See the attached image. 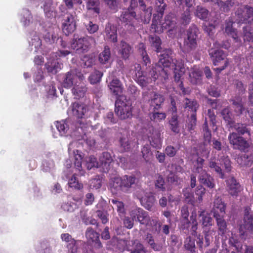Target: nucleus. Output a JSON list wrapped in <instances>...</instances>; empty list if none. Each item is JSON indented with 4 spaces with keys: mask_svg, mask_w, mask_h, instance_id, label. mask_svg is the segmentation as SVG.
<instances>
[{
    "mask_svg": "<svg viewBox=\"0 0 253 253\" xmlns=\"http://www.w3.org/2000/svg\"><path fill=\"white\" fill-rule=\"evenodd\" d=\"M201 73L198 71H193L189 74L190 81L194 84H196L201 79Z\"/></svg>",
    "mask_w": 253,
    "mask_h": 253,
    "instance_id": "774afa93",
    "label": "nucleus"
},
{
    "mask_svg": "<svg viewBox=\"0 0 253 253\" xmlns=\"http://www.w3.org/2000/svg\"><path fill=\"white\" fill-rule=\"evenodd\" d=\"M191 20V11L189 8H186L181 15V22L184 25H187L190 22Z\"/></svg>",
    "mask_w": 253,
    "mask_h": 253,
    "instance_id": "13d9d810",
    "label": "nucleus"
},
{
    "mask_svg": "<svg viewBox=\"0 0 253 253\" xmlns=\"http://www.w3.org/2000/svg\"><path fill=\"white\" fill-rule=\"evenodd\" d=\"M235 14L238 23L252 24L253 22V8L249 5L241 6Z\"/></svg>",
    "mask_w": 253,
    "mask_h": 253,
    "instance_id": "423d86ee",
    "label": "nucleus"
},
{
    "mask_svg": "<svg viewBox=\"0 0 253 253\" xmlns=\"http://www.w3.org/2000/svg\"><path fill=\"white\" fill-rule=\"evenodd\" d=\"M209 13V11L207 8L200 5L196 7L195 11V15L199 19L204 21H207Z\"/></svg>",
    "mask_w": 253,
    "mask_h": 253,
    "instance_id": "c03bdc74",
    "label": "nucleus"
},
{
    "mask_svg": "<svg viewBox=\"0 0 253 253\" xmlns=\"http://www.w3.org/2000/svg\"><path fill=\"white\" fill-rule=\"evenodd\" d=\"M63 67V64L58 60L52 59L48 61L45 64V68L48 73L55 75Z\"/></svg>",
    "mask_w": 253,
    "mask_h": 253,
    "instance_id": "b1692460",
    "label": "nucleus"
},
{
    "mask_svg": "<svg viewBox=\"0 0 253 253\" xmlns=\"http://www.w3.org/2000/svg\"><path fill=\"white\" fill-rule=\"evenodd\" d=\"M209 55L212 59L213 64L215 66L219 65V63L221 61H224V64L222 66L215 69L217 72L220 73L228 66L229 62L227 59H225L226 55L223 50L211 49L210 51Z\"/></svg>",
    "mask_w": 253,
    "mask_h": 253,
    "instance_id": "6e6552de",
    "label": "nucleus"
},
{
    "mask_svg": "<svg viewBox=\"0 0 253 253\" xmlns=\"http://www.w3.org/2000/svg\"><path fill=\"white\" fill-rule=\"evenodd\" d=\"M141 154L146 163L150 162L153 158V154L151 151L150 145L146 144L142 146Z\"/></svg>",
    "mask_w": 253,
    "mask_h": 253,
    "instance_id": "e433bc0d",
    "label": "nucleus"
},
{
    "mask_svg": "<svg viewBox=\"0 0 253 253\" xmlns=\"http://www.w3.org/2000/svg\"><path fill=\"white\" fill-rule=\"evenodd\" d=\"M136 14L134 11H130L126 9L122 12L120 17V20L121 22L133 27L132 21L136 19Z\"/></svg>",
    "mask_w": 253,
    "mask_h": 253,
    "instance_id": "a878e982",
    "label": "nucleus"
},
{
    "mask_svg": "<svg viewBox=\"0 0 253 253\" xmlns=\"http://www.w3.org/2000/svg\"><path fill=\"white\" fill-rule=\"evenodd\" d=\"M99 0H88L86 3V7L88 10H92L95 13H100Z\"/></svg>",
    "mask_w": 253,
    "mask_h": 253,
    "instance_id": "5fc2aeb1",
    "label": "nucleus"
},
{
    "mask_svg": "<svg viewBox=\"0 0 253 253\" xmlns=\"http://www.w3.org/2000/svg\"><path fill=\"white\" fill-rule=\"evenodd\" d=\"M130 216L141 224L147 225L150 221L148 213L141 208H136L131 211Z\"/></svg>",
    "mask_w": 253,
    "mask_h": 253,
    "instance_id": "9b49d317",
    "label": "nucleus"
},
{
    "mask_svg": "<svg viewBox=\"0 0 253 253\" xmlns=\"http://www.w3.org/2000/svg\"><path fill=\"white\" fill-rule=\"evenodd\" d=\"M197 125V115H187V127L189 130H193Z\"/></svg>",
    "mask_w": 253,
    "mask_h": 253,
    "instance_id": "052dcab7",
    "label": "nucleus"
},
{
    "mask_svg": "<svg viewBox=\"0 0 253 253\" xmlns=\"http://www.w3.org/2000/svg\"><path fill=\"white\" fill-rule=\"evenodd\" d=\"M77 79L76 75L73 72H68L64 76L62 85L65 88H71L75 83Z\"/></svg>",
    "mask_w": 253,
    "mask_h": 253,
    "instance_id": "2f4dec72",
    "label": "nucleus"
},
{
    "mask_svg": "<svg viewBox=\"0 0 253 253\" xmlns=\"http://www.w3.org/2000/svg\"><path fill=\"white\" fill-rule=\"evenodd\" d=\"M203 127L205 141L210 142L211 139V131L209 129L208 122L206 119L203 124Z\"/></svg>",
    "mask_w": 253,
    "mask_h": 253,
    "instance_id": "69168bd1",
    "label": "nucleus"
},
{
    "mask_svg": "<svg viewBox=\"0 0 253 253\" xmlns=\"http://www.w3.org/2000/svg\"><path fill=\"white\" fill-rule=\"evenodd\" d=\"M86 112V108L83 104L75 102L72 105L73 115L78 119H83V116Z\"/></svg>",
    "mask_w": 253,
    "mask_h": 253,
    "instance_id": "7c9ffc66",
    "label": "nucleus"
},
{
    "mask_svg": "<svg viewBox=\"0 0 253 253\" xmlns=\"http://www.w3.org/2000/svg\"><path fill=\"white\" fill-rule=\"evenodd\" d=\"M157 13L153 14L152 23L151 26V30L155 33H162L165 30L171 31L176 25V17L172 13L166 15L163 21L161 19L163 16L167 4L164 0H156Z\"/></svg>",
    "mask_w": 253,
    "mask_h": 253,
    "instance_id": "f257e3e1",
    "label": "nucleus"
},
{
    "mask_svg": "<svg viewBox=\"0 0 253 253\" xmlns=\"http://www.w3.org/2000/svg\"><path fill=\"white\" fill-rule=\"evenodd\" d=\"M56 127L61 136L65 135L69 128V125L64 120L57 122Z\"/></svg>",
    "mask_w": 253,
    "mask_h": 253,
    "instance_id": "864d4df0",
    "label": "nucleus"
},
{
    "mask_svg": "<svg viewBox=\"0 0 253 253\" xmlns=\"http://www.w3.org/2000/svg\"><path fill=\"white\" fill-rule=\"evenodd\" d=\"M63 32L66 35L74 32L76 29V22L75 17L71 14H68L63 20L62 25Z\"/></svg>",
    "mask_w": 253,
    "mask_h": 253,
    "instance_id": "ddd939ff",
    "label": "nucleus"
},
{
    "mask_svg": "<svg viewBox=\"0 0 253 253\" xmlns=\"http://www.w3.org/2000/svg\"><path fill=\"white\" fill-rule=\"evenodd\" d=\"M108 87L111 92L117 98L120 96H124L121 95L123 91V86L121 82L117 78L113 79L108 84Z\"/></svg>",
    "mask_w": 253,
    "mask_h": 253,
    "instance_id": "4be33fe9",
    "label": "nucleus"
},
{
    "mask_svg": "<svg viewBox=\"0 0 253 253\" xmlns=\"http://www.w3.org/2000/svg\"><path fill=\"white\" fill-rule=\"evenodd\" d=\"M229 128H233L239 136H242L246 134L249 136L251 135V128L249 127V126L246 124L235 123V122Z\"/></svg>",
    "mask_w": 253,
    "mask_h": 253,
    "instance_id": "393cba45",
    "label": "nucleus"
},
{
    "mask_svg": "<svg viewBox=\"0 0 253 253\" xmlns=\"http://www.w3.org/2000/svg\"><path fill=\"white\" fill-rule=\"evenodd\" d=\"M170 128L175 132L178 133L179 132L178 117L176 114H172L171 119L169 121Z\"/></svg>",
    "mask_w": 253,
    "mask_h": 253,
    "instance_id": "4d7b16f0",
    "label": "nucleus"
},
{
    "mask_svg": "<svg viewBox=\"0 0 253 253\" xmlns=\"http://www.w3.org/2000/svg\"><path fill=\"white\" fill-rule=\"evenodd\" d=\"M110 56V48L106 45L105 46L103 51L99 54L98 59L101 64H106L108 62Z\"/></svg>",
    "mask_w": 253,
    "mask_h": 253,
    "instance_id": "a18cd8bd",
    "label": "nucleus"
},
{
    "mask_svg": "<svg viewBox=\"0 0 253 253\" xmlns=\"http://www.w3.org/2000/svg\"><path fill=\"white\" fill-rule=\"evenodd\" d=\"M237 162L241 167H250L253 163V156L243 154L237 158Z\"/></svg>",
    "mask_w": 253,
    "mask_h": 253,
    "instance_id": "473e14b6",
    "label": "nucleus"
},
{
    "mask_svg": "<svg viewBox=\"0 0 253 253\" xmlns=\"http://www.w3.org/2000/svg\"><path fill=\"white\" fill-rule=\"evenodd\" d=\"M230 144L233 148L242 152H246L250 147L248 141L242 136H239L236 132H231L228 136Z\"/></svg>",
    "mask_w": 253,
    "mask_h": 253,
    "instance_id": "0eeeda50",
    "label": "nucleus"
},
{
    "mask_svg": "<svg viewBox=\"0 0 253 253\" xmlns=\"http://www.w3.org/2000/svg\"><path fill=\"white\" fill-rule=\"evenodd\" d=\"M97 217L100 219L103 224L107 223L109 221V214L107 211L97 210L96 211Z\"/></svg>",
    "mask_w": 253,
    "mask_h": 253,
    "instance_id": "338daca9",
    "label": "nucleus"
},
{
    "mask_svg": "<svg viewBox=\"0 0 253 253\" xmlns=\"http://www.w3.org/2000/svg\"><path fill=\"white\" fill-rule=\"evenodd\" d=\"M122 180L123 191L127 192L132 185L135 183L136 177L134 175H125L122 177Z\"/></svg>",
    "mask_w": 253,
    "mask_h": 253,
    "instance_id": "72a5a7b5",
    "label": "nucleus"
},
{
    "mask_svg": "<svg viewBox=\"0 0 253 253\" xmlns=\"http://www.w3.org/2000/svg\"><path fill=\"white\" fill-rule=\"evenodd\" d=\"M184 247L186 250L191 253L196 252L195 240L191 236L186 238L184 242Z\"/></svg>",
    "mask_w": 253,
    "mask_h": 253,
    "instance_id": "37998d69",
    "label": "nucleus"
},
{
    "mask_svg": "<svg viewBox=\"0 0 253 253\" xmlns=\"http://www.w3.org/2000/svg\"><path fill=\"white\" fill-rule=\"evenodd\" d=\"M140 202L145 209L150 210L155 204V199L153 196H149L144 197Z\"/></svg>",
    "mask_w": 253,
    "mask_h": 253,
    "instance_id": "6e6d98bb",
    "label": "nucleus"
},
{
    "mask_svg": "<svg viewBox=\"0 0 253 253\" xmlns=\"http://www.w3.org/2000/svg\"><path fill=\"white\" fill-rule=\"evenodd\" d=\"M173 64H174L173 74L174 81L179 82L181 77L185 73L184 64L182 61L179 60H176L174 62H173Z\"/></svg>",
    "mask_w": 253,
    "mask_h": 253,
    "instance_id": "bb28decb",
    "label": "nucleus"
},
{
    "mask_svg": "<svg viewBox=\"0 0 253 253\" xmlns=\"http://www.w3.org/2000/svg\"><path fill=\"white\" fill-rule=\"evenodd\" d=\"M191 219L190 224V233L191 235L196 237L197 236V229L198 223L197 220V214L195 212H192L190 217Z\"/></svg>",
    "mask_w": 253,
    "mask_h": 253,
    "instance_id": "79ce46f5",
    "label": "nucleus"
},
{
    "mask_svg": "<svg viewBox=\"0 0 253 253\" xmlns=\"http://www.w3.org/2000/svg\"><path fill=\"white\" fill-rule=\"evenodd\" d=\"M198 180L201 184L210 189H212L215 186L214 179L206 171H202L199 173Z\"/></svg>",
    "mask_w": 253,
    "mask_h": 253,
    "instance_id": "aec40b11",
    "label": "nucleus"
},
{
    "mask_svg": "<svg viewBox=\"0 0 253 253\" xmlns=\"http://www.w3.org/2000/svg\"><path fill=\"white\" fill-rule=\"evenodd\" d=\"M148 139L151 146L156 149H160L162 146V140L160 131L153 126L149 127Z\"/></svg>",
    "mask_w": 253,
    "mask_h": 253,
    "instance_id": "9d476101",
    "label": "nucleus"
},
{
    "mask_svg": "<svg viewBox=\"0 0 253 253\" xmlns=\"http://www.w3.org/2000/svg\"><path fill=\"white\" fill-rule=\"evenodd\" d=\"M199 29L195 24H192L186 30L184 38L183 48L189 53L195 50L198 47Z\"/></svg>",
    "mask_w": 253,
    "mask_h": 253,
    "instance_id": "7ed1b4c3",
    "label": "nucleus"
},
{
    "mask_svg": "<svg viewBox=\"0 0 253 253\" xmlns=\"http://www.w3.org/2000/svg\"><path fill=\"white\" fill-rule=\"evenodd\" d=\"M151 71H155L158 78L162 82L166 81L169 78V67H164L161 65H157L155 68H151Z\"/></svg>",
    "mask_w": 253,
    "mask_h": 253,
    "instance_id": "c85d7f7f",
    "label": "nucleus"
},
{
    "mask_svg": "<svg viewBox=\"0 0 253 253\" xmlns=\"http://www.w3.org/2000/svg\"><path fill=\"white\" fill-rule=\"evenodd\" d=\"M87 91V88L83 84L75 85L72 89V93L77 99L83 97Z\"/></svg>",
    "mask_w": 253,
    "mask_h": 253,
    "instance_id": "ea45409f",
    "label": "nucleus"
},
{
    "mask_svg": "<svg viewBox=\"0 0 253 253\" xmlns=\"http://www.w3.org/2000/svg\"><path fill=\"white\" fill-rule=\"evenodd\" d=\"M99 161L101 164L107 169L110 164L113 162V159L109 152H104L100 156Z\"/></svg>",
    "mask_w": 253,
    "mask_h": 253,
    "instance_id": "49530a36",
    "label": "nucleus"
},
{
    "mask_svg": "<svg viewBox=\"0 0 253 253\" xmlns=\"http://www.w3.org/2000/svg\"><path fill=\"white\" fill-rule=\"evenodd\" d=\"M111 202L114 205L116 206L117 208V211L119 214V215L120 216L124 215L126 213L125 205L124 203L122 201H118L116 199H112Z\"/></svg>",
    "mask_w": 253,
    "mask_h": 253,
    "instance_id": "e2e57ef3",
    "label": "nucleus"
},
{
    "mask_svg": "<svg viewBox=\"0 0 253 253\" xmlns=\"http://www.w3.org/2000/svg\"><path fill=\"white\" fill-rule=\"evenodd\" d=\"M221 115L228 127L234 124L235 122L234 116L229 107L224 108L221 112Z\"/></svg>",
    "mask_w": 253,
    "mask_h": 253,
    "instance_id": "c9c22d12",
    "label": "nucleus"
},
{
    "mask_svg": "<svg viewBox=\"0 0 253 253\" xmlns=\"http://www.w3.org/2000/svg\"><path fill=\"white\" fill-rule=\"evenodd\" d=\"M232 102V107L235 114L240 116L245 111L241 99H231Z\"/></svg>",
    "mask_w": 253,
    "mask_h": 253,
    "instance_id": "58836bf2",
    "label": "nucleus"
},
{
    "mask_svg": "<svg viewBox=\"0 0 253 253\" xmlns=\"http://www.w3.org/2000/svg\"><path fill=\"white\" fill-rule=\"evenodd\" d=\"M87 242L91 244L95 249L102 248V244L99 240V234L89 227L86 229L85 233Z\"/></svg>",
    "mask_w": 253,
    "mask_h": 253,
    "instance_id": "f8f14e48",
    "label": "nucleus"
},
{
    "mask_svg": "<svg viewBox=\"0 0 253 253\" xmlns=\"http://www.w3.org/2000/svg\"><path fill=\"white\" fill-rule=\"evenodd\" d=\"M122 183V177H115L113 178L112 183H111V190L113 193L117 194L120 190L123 191Z\"/></svg>",
    "mask_w": 253,
    "mask_h": 253,
    "instance_id": "a19ab883",
    "label": "nucleus"
},
{
    "mask_svg": "<svg viewBox=\"0 0 253 253\" xmlns=\"http://www.w3.org/2000/svg\"><path fill=\"white\" fill-rule=\"evenodd\" d=\"M68 185L69 187L78 190L82 189L83 188V184L79 182L75 174H73L69 180Z\"/></svg>",
    "mask_w": 253,
    "mask_h": 253,
    "instance_id": "680f3d73",
    "label": "nucleus"
},
{
    "mask_svg": "<svg viewBox=\"0 0 253 253\" xmlns=\"http://www.w3.org/2000/svg\"><path fill=\"white\" fill-rule=\"evenodd\" d=\"M183 196L186 202L192 203L193 202L194 195L190 188H185L183 190Z\"/></svg>",
    "mask_w": 253,
    "mask_h": 253,
    "instance_id": "0e129e2a",
    "label": "nucleus"
},
{
    "mask_svg": "<svg viewBox=\"0 0 253 253\" xmlns=\"http://www.w3.org/2000/svg\"><path fill=\"white\" fill-rule=\"evenodd\" d=\"M158 78L155 71L150 70L148 73L138 72L136 74L135 81L142 87L146 86L148 84L155 82Z\"/></svg>",
    "mask_w": 253,
    "mask_h": 253,
    "instance_id": "1a4fd4ad",
    "label": "nucleus"
},
{
    "mask_svg": "<svg viewBox=\"0 0 253 253\" xmlns=\"http://www.w3.org/2000/svg\"><path fill=\"white\" fill-rule=\"evenodd\" d=\"M132 52L133 47L125 41H122L119 51L121 57L124 60L127 59Z\"/></svg>",
    "mask_w": 253,
    "mask_h": 253,
    "instance_id": "cd10ccee",
    "label": "nucleus"
},
{
    "mask_svg": "<svg viewBox=\"0 0 253 253\" xmlns=\"http://www.w3.org/2000/svg\"><path fill=\"white\" fill-rule=\"evenodd\" d=\"M234 22L230 18L226 20L225 24V32L229 36L231 37L235 42L241 43V40L238 37L237 30L233 28V24Z\"/></svg>",
    "mask_w": 253,
    "mask_h": 253,
    "instance_id": "f3484780",
    "label": "nucleus"
},
{
    "mask_svg": "<svg viewBox=\"0 0 253 253\" xmlns=\"http://www.w3.org/2000/svg\"><path fill=\"white\" fill-rule=\"evenodd\" d=\"M132 106L130 99L126 96H119L115 101V112L122 120L131 118L132 116Z\"/></svg>",
    "mask_w": 253,
    "mask_h": 253,
    "instance_id": "f03ea898",
    "label": "nucleus"
},
{
    "mask_svg": "<svg viewBox=\"0 0 253 253\" xmlns=\"http://www.w3.org/2000/svg\"><path fill=\"white\" fill-rule=\"evenodd\" d=\"M183 107L187 110L188 115H197L200 105L196 100L186 98L184 100Z\"/></svg>",
    "mask_w": 253,
    "mask_h": 253,
    "instance_id": "412c9836",
    "label": "nucleus"
},
{
    "mask_svg": "<svg viewBox=\"0 0 253 253\" xmlns=\"http://www.w3.org/2000/svg\"><path fill=\"white\" fill-rule=\"evenodd\" d=\"M103 76V73L97 70H95L92 72L88 77V80L89 83L92 84L99 83Z\"/></svg>",
    "mask_w": 253,
    "mask_h": 253,
    "instance_id": "de8ad7c7",
    "label": "nucleus"
},
{
    "mask_svg": "<svg viewBox=\"0 0 253 253\" xmlns=\"http://www.w3.org/2000/svg\"><path fill=\"white\" fill-rule=\"evenodd\" d=\"M159 54L158 65H161L164 67H169L173 61L172 58V50L170 49H165L160 52Z\"/></svg>",
    "mask_w": 253,
    "mask_h": 253,
    "instance_id": "dca6fc26",
    "label": "nucleus"
},
{
    "mask_svg": "<svg viewBox=\"0 0 253 253\" xmlns=\"http://www.w3.org/2000/svg\"><path fill=\"white\" fill-rule=\"evenodd\" d=\"M228 243L230 246L235 248L238 253H241L243 251L242 243L237 239L233 237H230Z\"/></svg>",
    "mask_w": 253,
    "mask_h": 253,
    "instance_id": "bf43d9fd",
    "label": "nucleus"
},
{
    "mask_svg": "<svg viewBox=\"0 0 253 253\" xmlns=\"http://www.w3.org/2000/svg\"><path fill=\"white\" fill-rule=\"evenodd\" d=\"M209 166L210 169L215 171L221 178H224V173L221 167L225 168L226 172H229L231 170V161L228 156H223L218 160L215 158H212L210 159Z\"/></svg>",
    "mask_w": 253,
    "mask_h": 253,
    "instance_id": "20e7f679",
    "label": "nucleus"
},
{
    "mask_svg": "<svg viewBox=\"0 0 253 253\" xmlns=\"http://www.w3.org/2000/svg\"><path fill=\"white\" fill-rule=\"evenodd\" d=\"M213 217L216 220L217 226L218 227V234L222 236L226 234L227 230V223L224 219V215H221Z\"/></svg>",
    "mask_w": 253,
    "mask_h": 253,
    "instance_id": "f704fd0d",
    "label": "nucleus"
},
{
    "mask_svg": "<svg viewBox=\"0 0 253 253\" xmlns=\"http://www.w3.org/2000/svg\"><path fill=\"white\" fill-rule=\"evenodd\" d=\"M105 33L107 39L114 43L117 42V28L115 25L108 23L105 26Z\"/></svg>",
    "mask_w": 253,
    "mask_h": 253,
    "instance_id": "5701e85b",
    "label": "nucleus"
},
{
    "mask_svg": "<svg viewBox=\"0 0 253 253\" xmlns=\"http://www.w3.org/2000/svg\"><path fill=\"white\" fill-rule=\"evenodd\" d=\"M149 40L151 46L155 48L156 51L157 53L161 52L162 42L160 37L157 36H151L150 37Z\"/></svg>",
    "mask_w": 253,
    "mask_h": 253,
    "instance_id": "3c124183",
    "label": "nucleus"
},
{
    "mask_svg": "<svg viewBox=\"0 0 253 253\" xmlns=\"http://www.w3.org/2000/svg\"><path fill=\"white\" fill-rule=\"evenodd\" d=\"M251 209L248 207L244 208V226L251 234L253 235V214L250 213Z\"/></svg>",
    "mask_w": 253,
    "mask_h": 253,
    "instance_id": "6ab92c4d",
    "label": "nucleus"
},
{
    "mask_svg": "<svg viewBox=\"0 0 253 253\" xmlns=\"http://www.w3.org/2000/svg\"><path fill=\"white\" fill-rule=\"evenodd\" d=\"M74 165L76 169L79 170L82 169V162L83 156L82 155V152L79 150H76L74 152Z\"/></svg>",
    "mask_w": 253,
    "mask_h": 253,
    "instance_id": "603ef678",
    "label": "nucleus"
},
{
    "mask_svg": "<svg viewBox=\"0 0 253 253\" xmlns=\"http://www.w3.org/2000/svg\"><path fill=\"white\" fill-rule=\"evenodd\" d=\"M226 183L229 193L232 196H237L241 191V185L234 177H229Z\"/></svg>",
    "mask_w": 253,
    "mask_h": 253,
    "instance_id": "a211bd4d",
    "label": "nucleus"
},
{
    "mask_svg": "<svg viewBox=\"0 0 253 253\" xmlns=\"http://www.w3.org/2000/svg\"><path fill=\"white\" fill-rule=\"evenodd\" d=\"M199 216L201 218V221L203 227H210L212 225V219L205 210L199 211Z\"/></svg>",
    "mask_w": 253,
    "mask_h": 253,
    "instance_id": "4c0bfd02",
    "label": "nucleus"
},
{
    "mask_svg": "<svg viewBox=\"0 0 253 253\" xmlns=\"http://www.w3.org/2000/svg\"><path fill=\"white\" fill-rule=\"evenodd\" d=\"M214 4L217 5L221 11L228 12L234 6L235 0H226L225 1H223L222 0H216V1L214 2Z\"/></svg>",
    "mask_w": 253,
    "mask_h": 253,
    "instance_id": "c756f323",
    "label": "nucleus"
},
{
    "mask_svg": "<svg viewBox=\"0 0 253 253\" xmlns=\"http://www.w3.org/2000/svg\"><path fill=\"white\" fill-rule=\"evenodd\" d=\"M166 114L163 112H159L158 111H150L149 117L152 121L160 122L164 120L166 118Z\"/></svg>",
    "mask_w": 253,
    "mask_h": 253,
    "instance_id": "09e8293b",
    "label": "nucleus"
},
{
    "mask_svg": "<svg viewBox=\"0 0 253 253\" xmlns=\"http://www.w3.org/2000/svg\"><path fill=\"white\" fill-rule=\"evenodd\" d=\"M243 39L245 42H253V30L251 26H247L243 28Z\"/></svg>",
    "mask_w": 253,
    "mask_h": 253,
    "instance_id": "8fccbe9b",
    "label": "nucleus"
},
{
    "mask_svg": "<svg viewBox=\"0 0 253 253\" xmlns=\"http://www.w3.org/2000/svg\"><path fill=\"white\" fill-rule=\"evenodd\" d=\"M226 207V204L220 197H217L215 198L211 210V212L212 213L213 216L216 217L225 215Z\"/></svg>",
    "mask_w": 253,
    "mask_h": 253,
    "instance_id": "2eb2a0df",
    "label": "nucleus"
},
{
    "mask_svg": "<svg viewBox=\"0 0 253 253\" xmlns=\"http://www.w3.org/2000/svg\"><path fill=\"white\" fill-rule=\"evenodd\" d=\"M94 42V38L89 36L74 39L71 44V48L75 50L77 53H84L89 50Z\"/></svg>",
    "mask_w": 253,
    "mask_h": 253,
    "instance_id": "39448f33",
    "label": "nucleus"
},
{
    "mask_svg": "<svg viewBox=\"0 0 253 253\" xmlns=\"http://www.w3.org/2000/svg\"><path fill=\"white\" fill-rule=\"evenodd\" d=\"M165 100V98L163 95L154 92L153 95L148 100L149 111H156L160 110Z\"/></svg>",
    "mask_w": 253,
    "mask_h": 253,
    "instance_id": "4468645a",
    "label": "nucleus"
}]
</instances>
